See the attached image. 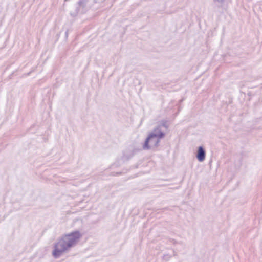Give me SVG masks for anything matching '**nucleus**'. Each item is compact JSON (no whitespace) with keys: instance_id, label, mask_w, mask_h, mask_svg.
I'll return each mask as SVG.
<instances>
[{"instance_id":"obj_1","label":"nucleus","mask_w":262,"mask_h":262,"mask_svg":"<svg viewBox=\"0 0 262 262\" xmlns=\"http://www.w3.org/2000/svg\"><path fill=\"white\" fill-rule=\"evenodd\" d=\"M81 234L78 231H75L64 235L55 245L53 255L58 257L64 252L74 245L79 239Z\"/></svg>"},{"instance_id":"obj_2","label":"nucleus","mask_w":262,"mask_h":262,"mask_svg":"<svg viewBox=\"0 0 262 262\" xmlns=\"http://www.w3.org/2000/svg\"><path fill=\"white\" fill-rule=\"evenodd\" d=\"M164 136V134L160 130H155L154 133H151L146 140L143 148L147 149L158 145L160 139Z\"/></svg>"},{"instance_id":"obj_3","label":"nucleus","mask_w":262,"mask_h":262,"mask_svg":"<svg viewBox=\"0 0 262 262\" xmlns=\"http://www.w3.org/2000/svg\"><path fill=\"white\" fill-rule=\"evenodd\" d=\"M196 157L199 161L202 162L205 158V152L202 147H199Z\"/></svg>"}]
</instances>
